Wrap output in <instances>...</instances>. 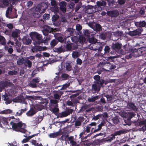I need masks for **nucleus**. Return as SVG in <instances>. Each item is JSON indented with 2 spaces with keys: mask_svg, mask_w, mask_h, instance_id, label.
Returning a JSON list of instances; mask_svg holds the SVG:
<instances>
[{
  "mask_svg": "<svg viewBox=\"0 0 146 146\" xmlns=\"http://www.w3.org/2000/svg\"><path fill=\"white\" fill-rule=\"evenodd\" d=\"M94 79L95 80L94 82V84L92 86V90L95 92H99L101 87H103V84L105 80L101 79L100 76L98 75L94 76L93 77Z\"/></svg>",
  "mask_w": 146,
  "mask_h": 146,
  "instance_id": "obj_1",
  "label": "nucleus"
},
{
  "mask_svg": "<svg viewBox=\"0 0 146 146\" xmlns=\"http://www.w3.org/2000/svg\"><path fill=\"white\" fill-rule=\"evenodd\" d=\"M42 5H42L40 4L38 5L35 7L32 8L31 9V13L34 17L37 18L40 17L41 14L45 12L47 8L46 5L44 8Z\"/></svg>",
  "mask_w": 146,
  "mask_h": 146,
  "instance_id": "obj_2",
  "label": "nucleus"
},
{
  "mask_svg": "<svg viewBox=\"0 0 146 146\" xmlns=\"http://www.w3.org/2000/svg\"><path fill=\"white\" fill-rule=\"evenodd\" d=\"M30 36L33 40V44L35 45H39L43 43V39L41 35L35 32H31Z\"/></svg>",
  "mask_w": 146,
  "mask_h": 146,
  "instance_id": "obj_3",
  "label": "nucleus"
},
{
  "mask_svg": "<svg viewBox=\"0 0 146 146\" xmlns=\"http://www.w3.org/2000/svg\"><path fill=\"white\" fill-rule=\"evenodd\" d=\"M23 125L25 126V124L23 123L22 121H21L20 122L12 125V128L13 130L16 131L25 133L26 132L27 133L28 131L24 128H22Z\"/></svg>",
  "mask_w": 146,
  "mask_h": 146,
  "instance_id": "obj_4",
  "label": "nucleus"
},
{
  "mask_svg": "<svg viewBox=\"0 0 146 146\" xmlns=\"http://www.w3.org/2000/svg\"><path fill=\"white\" fill-rule=\"evenodd\" d=\"M96 125L97 123L96 122H91V123L86 126V131H89L91 135L92 133L97 132V131H95L96 129Z\"/></svg>",
  "mask_w": 146,
  "mask_h": 146,
  "instance_id": "obj_5",
  "label": "nucleus"
},
{
  "mask_svg": "<svg viewBox=\"0 0 146 146\" xmlns=\"http://www.w3.org/2000/svg\"><path fill=\"white\" fill-rule=\"evenodd\" d=\"M53 31L54 29L46 25L43 26L42 30L43 34L45 36L48 35L49 33H53Z\"/></svg>",
  "mask_w": 146,
  "mask_h": 146,
  "instance_id": "obj_6",
  "label": "nucleus"
},
{
  "mask_svg": "<svg viewBox=\"0 0 146 146\" xmlns=\"http://www.w3.org/2000/svg\"><path fill=\"white\" fill-rule=\"evenodd\" d=\"M1 96L2 100L5 102V103L6 104L8 105L12 102V98L6 93L4 95H2Z\"/></svg>",
  "mask_w": 146,
  "mask_h": 146,
  "instance_id": "obj_7",
  "label": "nucleus"
},
{
  "mask_svg": "<svg viewBox=\"0 0 146 146\" xmlns=\"http://www.w3.org/2000/svg\"><path fill=\"white\" fill-rule=\"evenodd\" d=\"M59 90L58 91H53V97L55 99L59 100L61 96L64 94V92L61 91Z\"/></svg>",
  "mask_w": 146,
  "mask_h": 146,
  "instance_id": "obj_8",
  "label": "nucleus"
},
{
  "mask_svg": "<svg viewBox=\"0 0 146 146\" xmlns=\"http://www.w3.org/2000/svg\"><path fill=\"white\" fill-rule=\"evenodd\" d=\"M40 82L39 79L36 77L33 79L31 82L29 84V86L33 88H36L37 87L36 83H38Z\"/></svg>",
  "mask_w": 146,
  "mask_h": 146,
  "instance_id": "obj_9",
  "label": "nucleus"
},
{
  "mask_svg": "<svg viewBox=\"0 0 146 146\" xmlns=\"http://www.w3.org/2000/svg\"><path fill=\"white\" fill-rule=\"evenodd\" d=\"M67 3L65 1H62L60 2L59 5L60 10L63 13L66 12V6Z\"/></svg>",
  "mask_w": 146,
  "mask_h": 146,
  "instance_id": "obj_10",
  "label": "nucleus"
},
{
  "mask_svg": "<svg viewBox=\"0 0 146 146\" xmlns=\"http://www.w3.org/2000/svg\"><path fill=\"white\" fill-rule=\"evenodd\" d=\"M54 51L58 54H60L62 52H65L64 48V46L63 45H62L61 46L58 48H55L54 49Z\"/></svg>",
  "mask_w": 146,
  "mask_h": 146,
  "instance_id": "obj_11",
  "label": "nucleus"
},
{
  "mask_svg": "<svg viewBox=\"0 0 146 146\" xmlns=\"http://www.w3.org/2000/svg\"><path fill=\"white\" fill-rule=\"evenodd\" d=\"M22 42L23 44L26 45L30 44H31L32 40L28 36H26L23 37Z\"/></svg>",
  "mask_w": 146,
  "mask_h": 146,
  "instance_id": "obj_12",
  "label": "nucleus"
},
{
  "mask_svg": "<svg viewBox=\"0 0 146 146\" xmlns=\"http://www.w3.org/2000/svg\"><path fill=\"white\" fill-rule=\"evenodd\" d=\"M129 35L131 36L138 35H139L141 34V30L139 29L134 30L133 31H130L129 33Z\"/></svg>",
  "mask_w": 146,
  "mask_h": 146,
  "instance_id": "obj_13",
  "label": "nucleus"
},
{
  "mask_svg": "<svg viewBox=\"0 0 146 146\" xmlns=\"http://www.w3.org/2000/svg\"><path fill=\"white\" fill-rule=\"evenodd\" d=\"M135 25L137 27H143L146 26V22L145 21H137L135 22Z\"/></svg>",
  "mask_w": 146,
  "mask_h": 146,
  "instance_id": "obj_14",
  "label": "nucleus"
},
{
  "mask_svg": "<svg viewBox=\"0 0 146 146\" xmlns=\"http://www.w3.org/2000/svg\"><path fill=\"white\" fill-rule=\"evenodd\" d=\"M119 14L118 11L116 10L110 11L108 13V15L112 17H116Z\"/></svg>",
  "mask_w": 146,
  "mask_h": 146,
  "instance_id": "obj_15",
  "label": "nucleus"
},
{
  "mask_svg": "<svg viewBox=\"0 0 146 146\" xmlns=\"http://www.w3.org/2000/svg\"><path fill=\"white\" fill-rule=\"evenodd\" d=\"M42 120V119L40 117H37L32 121L31 123L33 126H35L39 123Z\"/></svg>",
  "mask_w": 146,
  "mask_h": 146,
  "instance_id": "obj_16",
  "label": "nucleus"
},
{
  "mask_svg": "<svg viewBox=\"0 0 146 146\" xmlns=\"http://www.w3.org/2000/svg\"><path fill=\"white\" fill-rule=\"evenodd\" d=\"M94 26L93 29L96 32H98L102 31V26L98 23H94Z\"/></svg>",
  "mask_w": 146,
  "mask_h": 146,
  "instance_id": "obj_17",
  "label": "nucleus"
},
{
  "mask_svg": "<svg viewBox=\"0 0 146 146\" xmlns=\"http://www.w3.org/2000/svg\"><path fill=\"white\" fill-rule=\"evenodd\" d=\"M30 133V132L28 131L27 133L26 132V133H25V134L24 135V136L26 138L23 139L22 141V143H24L28 142L29 141V140L31 139L30 138H29V137H30L29 136H27V135H29Z\"/></svg>",
  "mask_w": 146,
  "mask_h": 146,
  "instance_id": "obj_18",
  "label": "nucleus"
},
{
  "mask_svg": "<svg viewBox=\"0 0 146 146\" xmlns=\"http://www.w3.org/2000/svg\"><path fill=\"white\" fill-rule=\"evenodd\" d=\"M122 46L121 44L119 43H116L115 44H113L111 46V48L114 50L120 49Z\"/></svg>",
  "mask_w": 146,
  "mask_h": 146,
  "instance_id": "obj_19",
  "label": "nucleus"
},
{
  "mask_svg": "<svg viewBox=\"0 0 146 146\" xmlns=\"http://www.w3.org/2000/svg\"><path fill=\"white\" fill-rule=\"evenodd\" d=\"M83 121V117H79L75 122L74 124L75 126L77 127L81 125V123Z\"/></svg>",
  "mask_w": 146,
  "mask_h": 146,
  "instance_id": "obj_20",
  "label": "nucleus"
},
{
  "mask_svg": "<svg viewBox=\"0 0 146 146\" xmlns=\"http://www.w3.org/2000/svg\"><path fill=\"white\" fill-rule=\"evenodd\" d=\"M64 46V48L66 51H72V46L70 42L67 43L66 44H63Z\"/></svg>",
  "mask_w": 146,
  "mask_h": 146,
  "instance_id": "obj_21",
  "label": "nucleus"
},
{
  "mask_svg": "<svg viewBox=\"0 0 146 146\" xmlns=\"http://www.w3.org/2000/svg\"><path fill=\"white\" fill-rule=\"evenodd\" d=\"M36 112L34 110L33 108H31L26 113L28 116L31 117L35 114Z\"/></svg>",
  "mask_w": 146,
  "mask_h": 146,
  "instance_id": "obj_22",
  "label": "nucleus"
},
{
  "mask_svg": "<svg viewBox=\"0 0 146 146\" xmlns=\"http://www.w3.org/2000/svg\"><path fill=\"white\" fill-rule=\"evenodd\" d=\"M127 106L130 109L134 111L137 110L136 106L132 102H129L127 103Z\"/></svg>",
  "mask_w": 146,
  "mask_h": 146,
  "instance_id": "obj_23",
  "label": "nucleus"
},
{
  "mask_svg": "<svg viewBox=\"0 0 146 146\" xmlns=\"http://www.w3.org/2000/svg\"><path fill=\"white\" fill-rule=\"evenodd\" d=\"M10 119L8 118H6L4 117H1L0 118V120L2 122L3 124L5 125L9 126L8 120Z\"/></svg>",
  "mask_w": 146,
  "mask_h": 146,
  "instance_id": "obj_24",
  "label": "nucleus"
},
{
  "mask_svg": "<svg viewBox=\"0 0 146 146\" xmlns=\"http://www.w3.org/2000/svg\"><path fill=\"white\" fill-rule=\"evenodd\" d=\"M35 46L32 49V51L33 52L43 50V47L39 46H38V45Z\"/></svg>",
  "mask_w": 146,
  "mask_h": 146,
  "instance_id": "obj_25",
  "label": "nucleus"
},
{
  "mask_svg": "<svg viewBox=\"0 0 146 146\" xmlns=\"http://www.w3.org/2000/svg\"><path fill=\"white\" fill-rule=\"evenodd\" d=\"M100 98V96L99 95L96 96H92L91 98H89L88 99V101L89 102H93L99 99Z\"/></svg>",
  "mask_w": 146,
  "mask_h": 146,
  "instance_id": "obj_26",
  "label": "nucleus"
},
{
  "mask_svg": "<svg viewBox=\"0 0 146 146\" xmlns=\"http://www.w3.org/2000/svg\"><path fill=\"white\" fill-rule=\"evenodd\" d=\"M127 132L124 129H122L115 132L114 133V134L115 136L118 135H119L121 134L125 133H127Z\"/></svg>",
  "mask_w": 146,
  "mask_h": 146,
  "instance_id": "obj_27",
  "label": "nucleus"
},
{
  "mask_svg": "<svg viewBox=\"0 0 146 146\" xmlns=\"http://www.w3.org/2000/svg\"><path fill=\"white\" fill-rule=\"evenodd\" d=\"M24 99V98L23 96H18L16 98L14 99L13 101L15 102L21 103Z\"/></svg>",
  "mask_w": 146,
  "mask_h": 146,
  "instance_id": "obj_28",
  "label": "nucleus"
},
{
  "mask_svg": "<svg viewBox=\"0 0 146 146\" xmlns=\"http://www.w3.org/2000/svg\"><path fill=\"white\" fill-rule=\"evenodd\" d=\"M25 65L26 66H28L29 68H30L32 65V62L28 60V59H25Z\"/></svg>",
  "mask_w": 146,
  "mask_h": 146,
  "instance_id": "obj_29",
  "label": "nucleus"
},
{
  "mask_svg": "<svg viewBox=\"0 0 146 146\" xmlns=\"http://www.w3.org/2000/svg\"><path fill=\"white\" fill-rule=\"evenodd\" d=\"M12 118L13 119L10 123V124L11 125L15 124L19 122H20V121H20V119L19 118H14L13 117Z\"/></svg>",
  "mask_w": 146,
  "mask_h": 146,
  "instance_id": "obj_30",
  "label": "nucleus"
},
{
  "mask_svg": "<svg viewBox=\"0 0 146 146\" xmlns=\"http://www.w3.org/2000/svg\"><path fill=\"white\" fill-rule=\"evenodd\" d=\"M7 2L8 3L7 4L5 5H4L8 6L10 4L11 5L16 4L18 2V0H7Z\"/></svg>",
  "mask_w": 146,
  "mask_h": 146,
  "instance_id": "obj_31",
  "label": "nucleus"
},
{
  "mask_svg": "<svg viewBox=\"0 0 146 146\" xmlns=\"http://www.w3.org/2000/svg\"><path fill=\"white\" fill-rule=\"evenodd\" d=\"M131 52V54L132 56L135 57L140 56L139 54L137 49H135L134 50H132Z\"/></svg>",
  "mask_w": 146,
  "mask_h": 146,
  "instance_id": "obj_32",
  "label": "nucleus"
},
{
  "mask_svg": "<svg viewBox=\"0 0 146 146\" xmlns=\"http://www.w3.org/2000/svg\"><path fill=\"white\" fill-rule=\"evenodd\" d=\"M6 41L5 38L2 36L0 35V44L4 45L6 44Z\"/></svg>",
  "mask_w": 146,
  "mask_h": 146,
  "instance_id": "obj_33",
  "label": "nucleus"
},
{
  "mask_svg": "<svg viewBox=\"0 0 146 146\" xmlns=\"http://www.w3.org/2000/svg\"><path fill=\"white\" fill-rule=\"evenodd\" d=\"M67 116V114L66 111H64L58 113L57 115V118L59 117L62 118L66 117Z\"/></svg>",
  "mask_w": 146,
  "mask_h": 146,
  "instance_id": "obj_34",
  "label": "nucleus"
},
{
  "mask_svg": "<svg viewBox=\"0 0 146 146\" xmlns=\"http://www.w3.org/2000/svg\"><path fill=\"white\" fill-rule=\"evenodd\" d=\"M66 70L70 71L73 70L72 65L70 63H66Z\"/></svg>",
  "mask_w": 146,
  "mask_h": 146,
  "instance_id": "obj_35",
  "label": "nucleus"
},
{
  "mask_svg": "<svg viewBox=\"0 0 146 146\" xmlns=\"http://www.w3.org/2000/svg\"><path fill=\"white\" fill-rule=\"evenodd\" d=\"M80 54L77 51H73L72 54V57L74 58H76L79 57Z\"/></svg>",
  "mask_w": 146,
  "mask_h": 146,
  "instance_id": "obj_36",
  "label": "nucleus"
},
{
  "mask_svg": "<svg viewBox=\"0 0 146 146\" xmlns=\"http://www.w3.org/2000/svg\"><path fill=\"white\" fill-rule=\"evenodd\" d=\"M60 135L59 132H57L56 133H50L49 136L50 138H55L58 136Z\"/></svg>",
  "mask_w": 146,
  "mask_h": 146,
  "instance_id": "obj_37",
  "label": "nucleus"
},
{
  "mask_svg": "<svg viewBox=\"0 0 146 146\" xmlns=\"http://www.w3.org/2000/svg\"><path fill=\"white\" fill-rule=\"evenodd\" d=\"M17 64L19 65H21L25 63V59L23 58H19L17 60Z\"/></svg>",
  "mask_w": 146,
  "mask_h": 146,
  "instance_id": "obj_38",
  "label": "nucleus"
},
{
  "mask_svg": "<svg viewBox=\"0 0 146 146\" xmlns=\"http://www.w3.org/2000/svg\"><path fill=\"white\" fill-rule=\"evenodd\" d=\"M97 40L94 37L90 38L89 39L88 42L89 43L92 44H95L97 42Z\"/></svg>",
  "mask_w": 146,
  "mask_h": 146,
  "instance_id": "obj_39",
  "label": "nucleus"
},
{
  "mask_svg": "<svg viewBox=\"0 0 146 146\" xmlns=\"http://www.w3.org/2000/svg\"><path fill=\"white\" fill-rule=\"evenodd\" d=\"M58 43V41L56 39H54L52 40L50 43L51 46L53 47L55 46Z\"/></svg>",
  "mask_w": 146,
  "mask_h": 146,
  "instance_id": "obj_40",
  "label": "nucleus"
},
{
  "mask_svg": "<svg viewBox=\"0 0 146 146\" xmlns=\"http://www.w3.org/2000/svg\"><path fill=\"white\" fill-rule=\"evenodd\" d=\"M18 35L19 33L17 32L13 31L12 33V36L14 38V40H16L18 37Z\"/></svg>",
  "mask_w": 146,
  "mask_h": 146,
  "instance_id": "obj_41",
  "label": "nucleus"
},
{
  "mask_svg": "<svg viewBox=\"0 0 146 146\" xmlns=\"http://www.w3.org/2000/svg\"><path fill=\"white\" fill-rule=\"evenodd\" d=\"M115 135L114 133L111 134L107 138V141H111L113 139H115Z\"/></svg>",
  "mask_w": 146,
  "mask_h": 146,
  "instance_id": "obj_42",
  "label": "nucleus"
},
{
  "mask_svg": "<svg viewBox=\"0 0 146 146\" xmlns=\"http://www.w3.org/2000/svg\"><path fill=\"white\" fill-rule=\"evenodd\" d=\"M144 48H141L137 49L139 54L140 56L145 54V52L144 50Z\"/></svg>",
  "mask_w": 146,
  "mask_h": 146,
  "instance_id": "obj_43",
  "label": "nucleus"
},
{
  "mask_svg": "<svg viewBox=\"0 0 146 146\" xmlns=\"http://www.w3.org/2000/svg\"><path fill=\"white\" fill-rule=\"evenodd\" d=\"M98 46L96 48V50H98L99 52H101L103 49L102 44L100 42L98 43L97 44Z\"/></svg>",
  "mask_w": 146,
  "mask_h": 146,
  "instance_id": "obj_44",
  "label": "nucleus"
},
{
  "mask_svg": "<svg viewBox=\"0 0 146 146\" xmlns=\"http://www.w3.org/2000/svg\"><path fill=\"white\" fill-rule=\"evenodd\" d=\"M72 46V51L73 50H75L78 48V45L76 43H71Z\"/></svg>",
  "mask_w": 146,
  "mask_h": 146,
  "instance_id": "obj_45",
  "label": "nucleus"
},
{
  "mask_svg": "<svg viewBox=\"0 0 146 146\" xmlns=\"http://www.w3.org/2000/svg\"><path fill=\"white\" fill-rule=\"evenodd\" d=\"M37 99L40 100L41 101L40 102H39L40 103L42 104H44L46 102V99H43L40 96H38L37 97Z\"/></svg>",
  "mask_w": 146,
  "mask_h": 146,
  "instance_id": "obj_46",
  "label": "nucleus"
},
{
  "mask_svg": "<svg viewBox=\"0 0 146 146\" xmlns=\"http://www.w3.org/2000/svg\"><path fill=\"white\" fill-rule=\"evenodd\" d=\"M70 83H67L64 84L60 90H63L66 89L68 87L70 86Z\"/></svg>",
  "mask_w": 146,
  "mask_h": 146,
  "instance_id": "obj_47",
  "label": "nucleus"
},
{
  "mask_svg": "<svg viewBox=\"0 0 146 146\" xmlns=\"http://www.w3.org/2000/svg\"><path fill=\"white\" fill-rule=\"evenodd\" d=\"M141 123L142 124L144 125L141 128L142 130L143 131H146V120L142 121H141Z\"/></svg>",
  "mask_w": 146,
  "mask_h": 146,
  "instance_id": "obj_48",
  "label": "nucleus"
},
{
  "mask_svg": "<svg viewBox=\"0 0 146 146\" xmlns=\"http://www.w3.org/2000/svg\"><path fill=\"white\" fill-rule=\"evenodd\" d=\"M86 127L84 128V130L81 133H80V135L82 136V137H84L83 135H87V133H90L89 131H86Z\"/></svg>",
  "mask_w": 146,
  "mask_h": 146,
  "instance_id": "obj_49",
  "label": "nucleus"
},
{
  "mask_svg": "<svg viewBox=\"0 0 146 146\" xmlns=\"http://www.w3.org/2000/svg\"><path fill=\"white\" fill-rule=\"evenodd\" d=\"M61 77L63 80H65L68 78L69 75L63 73L61 76Z\"/></svg>",
  "mask_w": 146,
  "mask_h": 146,
  "instance_id": "obj_50",
  "label": "nucleus"
},
{
  "mask_svg": "<svg viewBox=\"0 0 146 146\" xmlns=\"http://www.w3.org/2000/svg\"><path fill=\"white\" fill-rule=\"evenodd\" d=\"M56 38V40H58V42H59L61 43H62L64 41V39L62 36H57Z\"/></svg>",
  "mask_w": 146,
  "mask_h": 146,
  "instance_id": "obj_51",
  "label": "nucleus"
},
{
  "mask_svg": "<svg viewBox=\"0 0 146 146\" xmlns=\"http://www.w3.org/2000/svg\"><path fill=\"white\" fill-rule=\"evenodd\" d=\"M17 73V72L16 70H13L8 72V74L9 75H16Z\"/></svg>",
  "mask_w": 146,
  "mask_h": 146,
  "instance_id": "obj_52",
  "label": "nucleus"
},
{
  "mask_svg": "<svg viewBox=\"0 0 146 146\" xmlns=\"http://www.w3.org/2000/svg\"><path fill=\"white\" fill-rule=\"evenodd\" d=\"M102 116V115L100 114H98L96 116L94 115L92 118V119L95 121L99 119L100 118H101Z\"/></svg>",
  "mask_w": 146,
  "mask_h": 146,
  "instance_id": "obj_53",
  "label": "nucleus"
},
{
  "mask_svg": "<svg viewBox=\"0 0 146 146\" xmlns=\"http://www.w3.org/2000/svg\"><path fill=\"white\" fill-rule=\"evenodd\" d=\"M59 111V109L57 108H54L52 110V111L53 113H54L55 115H58V113Z\"/></svg>",
  "mask_w": 146,
  "mask_h": 146,
  "instance_id": "obj_54",
  "label": "nucleus"
},
{
  "mask_svg": "<svg viewBox=\"0 0 146 146\" xmlns=\"http://www.w3.org/2000/svg\"><path fill=\"white\" fill-rule=\"evenodd\" d=\"M110 48L108 46H105L104 49V53H108L110 52Z\"/></svg>",
  "mask_w": 146,
  "mask_h": 146,
  "instance_id": "obj_55",
  "label": "nucleus"
},
{
  "mask_svg": "<svg viewBox=\"0 0 146 146\" xmlns=\"http://www.w3.org/2000/svg\"><path fill=\"white\" fill-rule=\"evenodd\" d=\"M46 37L45 40H43V43H44L45 44L47 43V42L49 41L50 39V38L48 36V35L46 36Z\"/></svg>",
  "mask_w": 146,
  "mask_h": 146,
  "instance_id": "obj_56",
  "label": "nucleus"
},
{
  "mask_svg": "<svg viewBox=\"0 0 146 146\" xmlns=\"http://www.w3.org/2000/svg\"><path fill=\"white\" fill-rule=\"evenodd\" d=\"M79 40L81 43H83L86 40L85 38L83 36H80L79 37Z\"/></svg>",
  "mask_w": 146,
  "mask_h": 146,
  "instance_id": "obj_57",
  "label": "nucleus"
},
{
  "mask_svg": "<svg viewBox=\"0 0 146 146\" xmlns=\"http://www.w3.org/2000/svg\"><path fill=\"white\" fill-rule=\"evenodd\" d=\"M104 96L106 97L108 101L111 102L113 100V98L112 96L109 95H106Z\"/></svg>",
  "mask_w": 146,
  "mask_h": 146,
  "instance_id": "obj_58",
  "label": "nucleus"
},
{
  "mask_svg": "<svg viewBox=\"0 0 146 146\" xmlns=\"http://www.w3.org/2000/svg\"><path fill=\"white\" fill-rule=\"evenodd\" d=\"M10 83L7 81L3 82L2 83V85L3 87H6L9 86Z\"/></svg>",
  "mask_w": 146,
  "mask_h": 146,
  "instance_id": "obj_59",
  "label": "nucleus"
},
{
  "mask_svg": "<svg viewBox=\"0 0 146 146\" xmlns=\"http://www.w3.org/2000/svg\"><path fill=\"white\" fill-rule=\"evenodd\" d=\"M51 10L52 11L55 13H57L58 12V7L57 6H53V7L51 8Z\"/></svg>",
  "mask_w": 146,
  "mask_h": 146,
  "instance_id": "obj_60",
  "label": "nucleus"
},
{
  "mask_svg": "<svg viewBox=\"0 0 146 146\" xmlns=\"http://www.w3.org/2000/svg\"><path fill=\"white\" fill-rule=\"evenodd\" d=\"M74 110L72 109H67L66 112L67 115H69L70 114H72Z\"/></svg>",
  "mask_w": 146,
  "mask_h": 146,
  "instance_id": "obj_61",
  "label": "nucleus"
},
{
  "mask_svg": "<svg viewBox=\"0 0 146 146\" xmlns=\"http://www.w3.org/2000/svg\"><path fill=\"white\" fill-rule=\"evenodd\" d=\"M99 37L102 39L105 40L106 38V35L105 33H102L99 35Z\"/></svg>",
  "mask_w": 146,
  "mask_h": 146,
  "instance_id": "obj_62",
  "label": "nucleus"
},
{
  "mask_svg": "<svg viewBox=\"0 0 146 146\" xmlns=\"http://www.w3.org/2000/svg\"><path fill=\"white\" fill-rule=\"evenodd\" d=\"M58 101L55 99L51 100H50V103L52 104L57 105Z\"/></svg>",
  "mask_w": 146,
  "mask_h": 146,
  "instance_id": "obj_63",
  "label": "nucleus"
},
{
  "mask_svg": "<svg viewBox=\"0 0 146 146\" xmlns=\"http://www.w3.org/2000/svg\"><path fill=\"white\" fill-rule=\"evenodd\" d=\"M50 16V15L49 14L45 13L43 15V18L45 20H48L49 19Z\"/></svg>",
  "mask_w": 146,
  "mask_h": 146,
  "instance_id": "obj_64",
  "label": "nucleus"
}]
</instances>
